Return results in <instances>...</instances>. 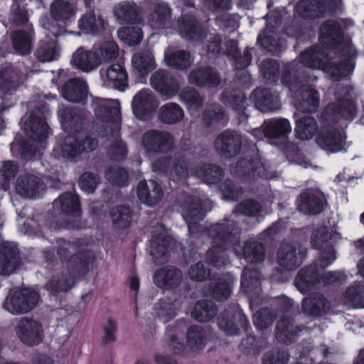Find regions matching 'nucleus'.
Here are the masks:
<instances>
[{"label":"nucleus","instance_id":"nucleus-59","mask_svg":"<svg viewBox=\"0 0 364 364\" xmlns=\"http://www.w3.org/2000/svg\"><path fill=\"white\" fill-rule=\"evenodd\" d=\"M105 176L111 183L119 186H124L128 180L127 172L117 166L108 168Z\"/></svg>","mask_w":364,"mask_h":364},{"label":"nucleus","instance_id":"nucleus-32","mask_svg":"<svg viewBox=\"0 0 364 364\" xmlns=\"http://www.w3.org/2000/svg\"><path fill=\"white\" fill-rule=\"evenodd\" d=\"M99 62L100 60L96 56L93 48L91 50H86L82 47L76 50L71 60L73 66L86 73L99 67Z\"/></svg>","mask_w":364,"mask_h":364},{"label":"nucleus","instance_id":"nucleus-44","mask_svg":"<svg viewBox=\"0 0 364 364\" xmlns=\"http://www.w3.org/2000/svg\"><path fill=\"white\" fill-rule=\"evenodd\" d=\"M164 61L169 67L176 69L187 68L193 63L190 53L185 50L165 51Z\"/></svg>","mask_w":364,"mask_h":364},{"label":"nucleus","instance_id":"nucleus-30","mask_svg":"<svg viewBox=\"0 0 364 364\" xmlns=\"http://www.w3.org/2000/svg\"><path fill=\"white\" fill-rule=\"evenodd\" d=\"M218 326L228 334L236 335L240 331V327L244 330L247 329L248 321L242 311L237 309L231 315V320H229V314H222L218 319Z\"/></svg>","mask_w":364,"mask_h":364},{"label":"nucleus","instance_id":"nucleus-3","mask_svg":"<svg viewBox=\"0 0 364 364\" xmlns=\"http://www.w3.org/2000/svg\"><path fill=\"white\" fill-rule=\"evenodd\" d=\"M344 55H347V59L338 65L328 60L324 61V52L319 48H314L301 53L300 61L309 68L321 69L331 80L338 81L350 74L354 68V48L346 45Z\"/></svg>","mask_w":364,"mask_h":364},{"label":"nucleus","instance_id":"nucleus-23","mask_svg":"<svg viewBox=\"0 0 364 364\" xmlns=\"http://www.w3.org/2000/svg\"><path fill=\"white\" fill-rule=\"evenodd\" d=\"M175 240L170 236H154L150 240L149 254L154 262L162 264L167 259L168 253L174 247Z\"/></svg>","mask_w":364,"mask_h":364},{"label":"nucleus","instance_id":"nucleus-19","mask_svg":"<svg viewBox=\"0 0 364 364\" xmlns=\"http://www.w3.org/2000/svg\"><path fill=\"white\" fill-rule=\"evenodd\" d=\"M242 138L236 132L225 131L216 139L215 149L220 155L230 157L239 153L241 147Z\"/></svg>","mask_w":364,"mask_h":364},{"label":"nucleus","instance_id":"nucleus-47","mask_svg":"<svg viewBox=\"0 0 364 364\" xmlns=\"http://www.w3.org/2000/svg\"><path fill=\"white\" fill-rule=\"evenodd\" d=\"M342 299L348 306L364 308V285L357 284L348 288Z\"/></svg>","mask_w":364,"mask_h":364},{"label":"nucleus","instance_id":"nucleus-48","mask_svg":"<svg viewBox=\"0 0 364 364\" xmlns=\"http://www.w3.org/2000/svg\"><path fill=\"white\" fill-rule=\"evenodd\" d=\"M94 52L100 60L99 66L102 63L115 59L119 54L118 46L114 41H107L99 46L93 48Z\"/></svg>","mask_w":364,"mask_h":364},{"label":"nucleus","instance_id":"nucleus-39","mask_svg":"<svg viewBox=\"0 0 364 364\" xmlns=\"http://www.w3.org/2000/svg\"><path fill=\"white\" fill-rule=\"evenodd\" d=\"M52 16L58 21L66 24L75 18L76 9L70 3L63 0H55L50 6Z\"/></svg>","mask_w":364,"mask_h":364},{"label":"nucleus","instance_id":"nucleus-63","mask_svg":"<svg viewBox=\"0 0 364 364\" xmlns=\"http://www.w3.org/2000/svg\"><path fill=\"white\" fill-rule=\"evenodd\" d=\"M260 68L264 77L269 81L274 82L278 78L279 65L273 60H266L261 63Z\"/></svg>","mask_w":364,"mask_h":364},{"label":"nucleus","instance_id":"nucleus-50","mask_svg":"<svg viewBox=\"0 0 364 364\" xmlns=\"http://www.w3.org/2000/svg\"><path fill=\"white\" fill-rule=\"evenodd\" d=\"M110 215L114 225L117 228H125L132 222V213L126 206H115L110 210Z\"/></svg>","mask_w":364,"mask_h":364},{"label":"nucleus","instance_id":"nucleus-9","mask_svg":"<svg viewBox=\"0 0 364 364\" xmlns=\"http://www.w3.org/2000/svg\"><path fill=\"white\" fill-rule=\"evenodd\" d=\"M38 299L35 291L23 289L10 294L4 303V308L12 314H25L36 306Z\"/></svg>","mask_w":364,"mask_h":364},{"label":"nucleus","instance_id":"nucleus-8","mask_svg":"<svg viewBox=\"0 0 364 364\" xmlns=\"http://www.w3.org/2000/svg\"><path fill=\"white\" fill-rule=\"evenodd\" d=\"M208 341V333L205 329L201 326L194 325L187 329L185 346L178 341L175 335L170 336V346L177 353H183L185 348L190 351L198 353L205 348Z\"/></svg>","mask_w":364,"mask_h":364},{"label":"nucleus","instance_id":"nucleus-14","mask_svg":"<svg viewBox=\"0 0 364 364\" xmlns=\"http://www.w3.org/2000/svg\"><path fill=\"white\" fill-rule=\"evenodd\" d=\"M94 110L99 119L111 122L116 132H118L120 128L121 114L119 102L117 100L99 99L95 102Z\"/></svg>","mask_w":364,"mask_h":364},{"label":"nucleus","instance_id":"nucleus-24","mask_svg":"<svg viewBox=\"0 0 364 364\" xmlns=\"http://www.w3.org/2000/svg\"><path fill=\"white\" fill-rule=\"evenodd\" d=\"M20 265L18 249L9 242L0 246V274L9 275Z\"/></svg>","mask_w":364,"mask_h":364},{"label":"nucleus","instance_id":"nucleus-34","mask_svg":"<svg viewBox=\"0 0 364 364\" xmlns=\"http://www.w3.org/2000/svg\"><path fill=\"white\" fill-rule=\"evenodd\" d=\"M91 3L86 5L87 11L78 21V28L84 33H95L103 28L104 20L91 9Z\"/></svg>","mask_w":364,"mask_h":364},{"label":"nucleus","instance_id":"nucleus-41","mask_svg":"<svg viewBox=\"0 0 364 364\" xmlns=\"http://www.w3.org/2000/svg\"><path fill=\"white\" fill-rule=\"evenodd\" d=\"M302 307L305 314L318 316L325 311L326 309L328 307V304L323 295L316 294L304 298Z\"/></svg>","mask_w":364,"mask_h":364},{"label":"nucleus","instance_id":"nucleus-46","mask_svg":"<svg viewBox=\"0 0 364 364\" xmlns=\"http://www.w3.org/2000/svg\"><path fill=\"white\" fill-rule=\"evenodd\" d=\"M317 129L316 120L310 116L296 121L295 127L296 136L301 140H306L311 138Z\"/></svg>","mask_w":364,"mask_h":364},{"label":"nucleus","instance_id":"nucleus-17","mask_svg":"<svg viewBox=\"0 0 364 364\" xmlns=\"http://www.w3.org/2000/svg\"><path fill=\"white\" fill-rule=\"evenodd\" d=\"M150 83L161 95L168 97L176 95L179 90L176 80L164 70H159L154 73L151 76Z\"/></svg>","mask_w":364,"mask_h":364},{"label":"nucleus","instance_id":"nucleus-13","mask_svg":"<svg viewBox=\"0 0 364 364\" xmlns=\"http://www.w3.org/2000/svg\"><path fill=\"white\" fill-rule=\"evenodd\" d=\"M306 256V250L299 244L283 243L277 254L278 264L287 270L298 267Z\"/></svg>","mask_w":364,"mask_h":364},{"label":"nucleus","instance_id":"nucleus-16","mask_svg":"<svg viewBox=\"0 0 364 364\" xmlns=\"http://www.w3.org/2000/svg\"><path fill=\"white\" fill-rule=\"evenodd\" d=\"M105 86L123 91L128 85V75L120 63L112 64L107 69L100 70Z\"/></svg>","mask_w":364,"mask_h":364},{"label":"nucleus","instance_id":"nucleus-2","mask_svg":"<svg viewBox=\"0 0 364 364\" xmlns=\"http://www.w3.org/2000/svg\"><path fill=\"white\" fill-rule=\"evenodd\" d=\"M58 114L63 128L70 134L53 149V154L55 157L71 159L83 151H90L96 148L97 142L87 136L82 130L84 114L79 109L62 106L59 108Z\"/></svg>","mask_w":364,"mask_h":364},{"label":"nucleus","instance_id":"nucleus-52","mask_svg":"<svg viewBox=\"0 0 364 364\" xmlns=\"http://www.w3.org/2000/svg\"><path fill=\"white\" fill-rule=\"evenodd\" d=\"M114 14L121 23H129L135 19L136 9L131 3L120 2L114 6Z\"/></svg>","mask_w":364,"mask_h":364},{"label":"nucleus","instance_id":"nucleus-28","mask_svg":"<svg viewBox=\"0 0 364 364\" xmlns=\"http://www.w3.org/2000/svg\"><path fill=\"white\" fill-rule=\"evenodd\" d=\"M63 98L72 102H81L87 95V82L81 78L68 80L62 87Z\"/></svg>","mask_w":364,"mask_h":364},{"label":"nucleus","instance_id":"nucleus-10","mask_svg":"<svg viewBox=\"0 0 364 364\" xmlns=\"http://www.w3.org/2000/svg\"><path fill=\"white\" fill-rule=\"evenodd\" d=\"M338 237V233L333 232L327 228H322L312 235V245L315 248L322 249L320 255V265L323 268L330 265L336 259L332 241Z\"/></svg>","mask_w":364,"mask_h":364},{"label":"nucleus","instance_id":"nucleus-26","mask_svg":"<svg viewBox=\"0 0 364 364\" xmlns=\"http://www.w3.org/2000/svg\"><path fill=\"white\" fill-rule=\"evenodd\" d=\"M341 0H301L296 5L297 11L304 17L314 18L321 9L333 10L338 6Z\"/></svg>","mask_w":364,"mask_h":364},{"label":"nucleus","instance_id":"nucleus-5","mask_svg":"<svg viewBox=\"0 0 364 364\" xmlns=\"http://www.w3.org/2000/svg\"><path fill=\"white\" fill-rule=\"evenodd\" d=\"M24 129L27 136L33 141V144L28 142L19 145L14 141L11 144V149L13 151L18 146L21 156L26 159H31L40 151L41 147L38 143L43 142L48 136V128L45 119L30 116L26 119L24 124Z\"/></svg>","mask_w":364,"mask_h":364},{"label":"nucleus","instance_id":"nucleus-21","mask_svg":"<svg viewBox=\"0 0 364 364\" xmlns=\"http://www.w3.org/2000/svg\"><path fill=\"white\" fill-rule=\"evenodd\" d=\"M325 200L321 192L307 191L301 193L297 200L298 209L304 214H317L323 210Z\"/></svg>","mask_w":364,"mask_h":364},{"label":"nucleus","instance_id":"nucleus-12","mask_svg":"<svg viewBox=\"0 0 364 364\" xmlns=\"http://www.w3.org/2000/svg\"><path fill=\"white\" fill-rule=\"evenodd\" d=\"M173 137L167 132L149 130L145 132L141 144L147 153L167 152L173 146Z\"/></svg>","mask_w":364,"mask_h":364},{"label":"nucleus","instance_id":"nucleus-49","mask_svg":"<svg viewBox=\"0 0 364 364\" xmlns=\"http://www.w3.org/2000/svg\"><path fill=\"white\" fill-rule=\"evenodd\" d=\"M216 314L215 306L211 301H200L197 302L191 311V316L200 322L209 321Z\"/></svg>","mask_w":364,"mask_h":364},{"label":"nucleus","instance_id":"nucleus-22","mask_svg":"<svg viewBox=\"0 0 364 364\" xmlns=\"http://www.w3.org/2000/svg\"><path fill=\"white\" fill-rule=\"evenodd\" d=\"M20 339L28 346L38 344L42 340V327L36 321L28 318H22L18 327Z\"/></svg>","mask_w":364,"mask_h":364},{"label":"nucleus","instance_id":"nucleus-38","mask_svg":"<svg viewBox=\"0 0 364 364\" xmlns=\"http://www.w3.org/2000/svg\"><path fill=\"white\" fill-rule=\"evenodd\" d=\"M189 81L199 86H217L220 82L218 74L212 68L197 69L193 70L189 75Z\"/></svg>","mask_w":364,"mask_h":364},{"label":"nucleus","instance_id":"nucleus-60","mask_svg":"<svg viewBox=\"0 0 364 364\" xmlns=\"http://www.w3.org/2000/svg\"><path fill=\"white\" fill-rule=\"evenodd\" d=\"M231 47V50H228V55L233 58H236V67L239 69H242L248 66L252 60V55L251 50H245L242 56L237 58L238 48L237 44L235 41L229 43Z\"/></svg>","mask_w":364,"mask_h":364},{"label":"nucleus","instance_id":"nucleus-64","mask_svg":"<svg viewBox=\"0 0 364 364\" xmlns=\"http://www.w3.org/2000/svg\"><path fill=\"white\" fill-rule=\"evenodd\" d=\"M158 317L163 321L167 322L176 316V308L173 304L162 301L156 308Z\"/></svg>","mask_w":364,"mask_h":364},{"label":"nucleus","instance_id":"nucleus-33","mask_svg":"<svg viewBox=\"0 0 364 364\" xmlns=\"http://www.w3.org/2000/svg\"><path fill=\"white\" fill-rule=\"evenodd\" d=\"M53 208L56 211L70 215L73 216H79L81 213L79 199L77 196L73 193H64L53 202Z\"/></svg>","mask_w":364,"mask_h":364},{"label":"nucleus","instance_id":"nucleus-7","mask_svg":"<svg viewBox=\"0 0 364 364\" xmlns=\"http://www.w3.org/2000/svg\"><path fill=\"white\" fill-rule=\"evenodd\" d=\"M208 201H201L197 197L188 196L181 204V214L188 224L190 234L193 235L200 231V226L197 225L198 221L202 220L210 208L208 207Z\"/></svg>","mask_w":364,"mask_h":364},{"label":"nucleus","instance_id":"nucleus-45","mask_svg":"<svg viewBox=\"0 0 364 364\" xmlns=\"http://www.w3.org/2000/svg\"><path fill=\"white\" fill-rule=\"evenodd\" d=\"M341 36V29L335 21H328L323 23L321 28V41L326 46L337 43Z\"/></svg>","mask_w":364,"mask_h":364},{"label":"nucleus","instance_id":"nucleus-11","mask_svg":"<svg viewBox=\"0 0 364 364\" xmlns=\"http://www.w3.org/2000/svg\"><path fill=\"white\" fill-rule=\"evenodd\" d=\"M11 21L16 26L26 23L27 31L14 32L12 35V40L14 48L16 52L22 55L29 53L31 48L33 30L31 25L27 23L28 18L26 14L23 11L19 10L18 12L11 14Z\"/></svg>","mask_w":364,"mask_h":364},{"label":"nucleus","instance_id":"nucleus-27","mask_svg":"<svg viewBox=\"0 0 364 364\" xmlns=\"http://www.w3.org/2000/svg\"><path fill=\"white\" fill-rule=\"evenodd\" d=\"M178 31L182 38L192 41H200L205 35L194 16L183 15L178 20Z\"/></svg>","mask_w":364,"mask_h":364},{"label":"nucleus","instance_id":"nucleus-29","mask_svg":"<svg viewBox=\"0 0 364 364\" xmlns=\"http://www.w3.org/2000/svg\"><path fill=\"white\" fill-rule=\"evenodd\" d=\"M299 95L295 100V106L300 112H314L319 105V96L316 90L311 86L303 85L299 88Z\"/></svg>","mask_w":364,"mask_h":364},{"label":"nucleus","instance_id":"nucleus-18","mask_svg":"<svg viewBox=\"0 0 364 364\" xmlns=\"http://www.w3.org/2000/svg\"><path fill=\"white\" fill-rule=\"evenodd\" d=\"M154 97L149 90H141L133 97L132 108L134 114L141 120L148 119L154 109Z\"/></svg>","mask_w":364,"mask_h":364},{"label":"nucleus","instance_id":"nucleus-31","mask_svg":"<svg viewBox=\"0 0 364 364\" xmlns=\"http://www.w3.org/2000/svg\"><path fill=\"white\" fill-rule=\"evenodd\" d=\"M156 67L153 53L147 50L135 53L132 58V68L134 73L145 77Z\"/></svg>","mask_w":364,"mask_h":364},{"label":"nucleus","instance_id":"nucleus-57","mask_svg":"<svg viewBox=\"0 0 364 364\" xmlns=\"http://www.w3.org/2000/svg\"><path fill=\"white\" fill-rule=\"evenodd\" d=\"M74 279L70 274L62 275L60 277L53 278L48 284V289L53 292L67 291L74 284Z\"/></svg>","mask_w":364,"mask_h":364},{"label":"nucleus","instance_id":"nucleus-20","mask_svg":"<svg viewBox=\"0 0 364 364\" xmlns=\"http://www.w3.org/2000/svg\"><path fill=\"white\" fill-rule=\"evenodd\" d=\"M45 186L35 175L26 173L20 176L16 183V191L21 196L35 198L40 196Z\"/></svg>","mask_w":364,"mask_h":364},{"label":"nucleus","instance_id":"nucleus-61","mask_svg":"<svg viewBox=\"0 0 364 364\" xmlns=\"http://www.w3.org/2000/svg\"><path fill=\"white\" fill-rule=\"evenodd\" d=\"M181 100L187 105L190 110H196L203 105V100L193 89H187L181 93Z\"/></svg>","mask_w":364,"mask_h":364},{"label":"nucleus","instance_id":"nucleus-58","mask_svg":"<svg viewBox=\"0 0 364 364\" xmlns=\"http://www.w3.org/2000/svg\"><path fill=\"white\" fill-rule=\"evenodd\" d=\"M260 274L257 270L245 267L241 279V287L247 293L249 289L259 285Z\"/></svg>","mask_w":364,"mask_h":364},{"label":"nucleus","instance_id":"nucleus-42","mask_svg":"<svg viewBox=\"0 0 364 364\" xmlns=\"http://www.w3.org/2000/svg\"><path fill=\"white\" fill-rule=\"evenodd\" d=\"M184 117L182 108L176 103L168 102L163 105L159 110V119L168 124L181 122Z\"/></svg>","mask_w":364,"mask_h":364},{"label":"nucleus","instance_id":"nucleus-4","mask_svg":"<svg viewBox=\"0 0 364 364\" xmlns=\"http://www.w3.org/2000/svg\"><path fill=\"white\" fill-rule=\"evenodd\" d=\"M208 234L213 237V247L206 255L208 262L212 266L220 268L225 265L228 260L225 250L237 239V231L233 225L225 222L210 227Z\"/></svg>","mask_w":364,"mask_h":364},{"label":"nucleus","instance_id":"nucleus-37","mask_svg":"<svg viewBox=\"0 0 364 364\" xmlns=\"http://www.w3.org/2000/svg\"><path fill=\"white\" fill-rule=\"evenodd\" d=\"M255 106L262 112L274 111L279 108L280 102L277 95L269 90L257 89L254 92Z\"/></svg>","mask_w":364,"mask_h":364},{"label":"nucleus","instance_id":"nucleus-51","mask_svg":"<svg viewBox=\"0 0 364 364\" xmlns=\"http://www.w3.org/2000/svg\"><path fill=\"white\" fill-rule=\"evenodd\" d=\"M234 277L228 274L225 278H220L213 287V296L218 300H225L231 294Z\"/></svg>","mask_w":364,"mask_h":364},{"label":"nucleus","instance_id":"nucleus-43","mask_svg":"<svg viewBox=\"0 0 364 364\" xmlns=\"http://www.w3.org/2000/svg\"><path fill=\"white\" fill-rule=\"evenodd\" d=\"M291 131V124L285 119L265 121V137L267 138L285 137Z\"/></svg>","mask_w":364,"mask_h":364},{"label":"nucleus","instance_id":"nucleus-40","mask_svg":"<svg viewBox=\"0 0 364 364\" xmlns=\"http://www.w3.org/2000/svg\"><path fill=\"white\" fill-rule=\"evenodd\" d=\"M171 11L169 6L164 2L158 3L151 14L150 25L156 29L168 27L171 23Z\"/></svg>","mask_w":364,"mask_h":364},{"label":"nucleus","instance_id":"nucleus-54","mask_svg":"<svg viewBox=\"0 0 364 364\" xmlns=\"http://www.w3.org/2000/svg\"><path fill=\"white\" fill-rule=\"evenodd\" d=\"M195 175L208 183H214L221 177L222 170L217 166L205 164L196 171Z\"/></svg>","mask_w":364,"mask_h":364},{"label":"nucleus","instance_id":"nucleus-53","mask_svg":"<svg viewBox=\"0 0 364 364\" xmlns=\"http://www.w3.org/2000/svg\"><path fill=\"white\" fill-rule=\"evenodd\" d=\"M36 56L40 61L50 62L55 60L59 56V53L56 49L55 39L42 42L36 51Z\"/></svg>","mask_w":364,"mask_h":364},{"label":"nucleus","instance_id":"nucleus-55","mask_svg":"<svg viewBox=\"0 0 364 364\" xmlns=\"http://www.w3.org/2000/svg\"><path fill=\"white\" fill-rule=\"evenodd\" d=\"M203 120L208 125L214 124L225 125L227 122V117L221 106L214 105L205 110Z\"/></svg>","mask_w":364,"mask_h":364},{"label":"nucleus","instance_id":"nucleus-35","mask_svg":"<svg viewBox=\"0 0 364 364\" xmlns=\"http://www.w3.org/2000/svg\"><path fill=\"white\" fill-rule=\"evenodd\" d=\"M234 251L237 255H243L247 262L257 263L262 262L264 259V247L255 240L247 241L241 250L239 245H234Z\"/></svg>","mask_w":364,"mask_h":364},{"label":"nucleus","instance_id":"nucleus-6","mask_svg":"<svg viewBox=\"0 0 364 364\" xmlns=\"http://www.w3.org/2000/svg\"><path fill=\"white\" fill-rule=\"evenodd\" d=\"M318 276V270L316 267L303 268L295 279V285L300 291L305 293L311 290L317 283L330 284L345 278V275L340 272H325L319 279Z\"/></svg>","mask_w":364,"mask_h":364},{"label":"nucleus","instance_id":"nucleus-36","mask_svg":"<svg viewBox=\"0 0 364 364\" xmlns=\"http://www.w3.org/2000/svg\"><path fill=\"white\" fill-rule=\"evenodd\" d=\"M181 278V272L176 269L165 267L155 273L154 282L161 288L168 289L178 286Z\"/></svg>","mask_w":364,"mask_h":364},{"label":"nucleus","instance_id":"nucleus-62","mask_svg":"<svg viewBox=\"0 0 364 364\" xmlns=\"http://www.w3.org/2000/svg\"><path fill=\"white\" fill-rule=\"evenodd\" d=\"M274 320V314L266 309H260L254 316L255 326L259 329L269 327L273 323Z\"/></svg>","mask_w":364,"mask_h":364},{"label":"nucleus","instance_id":"nucleus-1","mask_svg":"<svg viewBox=\"0 0 364 364\" xmlns=\"http://www.w3.org/2000/svg\"><path fill=\"white\" fill-rule=\"evenodd\" d=\"M352 87L348 82L336 87V101L328 105L321 121L322 128L316 137L319 146L331 153L345 151L348 147L346 134L336 126L347 125L357 114V106L351 97Z\"/></svg>","mask_w":364,"mask_h":364},{"label":"nucleus","instance_id":"nucleus-15","mask_svg":"<svg viewBox=\"0 0 364 364\" xmlns=\"http://www.w3.org/2000/svg\"><path fill=\"white\" fill-rule=\"evenodd\" d=\"M153 171L159 174L171 173L173 180L181 181L188 175L187 163L183 159L172 161L162 158L152 164Z\"/></svg>","mask_w":364,"mask_h":364},{"label":"nucleus","instance_id":"nucleus-56","mask_svg":"<svg viewBox=\"0 0 364 364\" xmlns=\"http://www.w3.org/2000/svg\"><path fill=\"white\" fill-rule=\"evenodd\" d=\"M118 36L129 46L139 43L142 38L141 29L137 26L122 28L118 31Z\"/></svg>","mask_w":364,"mask_h":364},{"label":"nucleus","instance_id":"nucleus-25","mask_svg":"<svg viewBox=\"0 0 364 364\" xmlns=\"http://www.w3.org/2000/svg\"><path fill=\"white\" fill-rule=\"evenodd\" d=\"M136 194L139 200L149 206L157 204L163 196L161 186L155 181H141L139 183Z\"/></svg>","mask_w":364,"mask_h":364}]
</instances>
